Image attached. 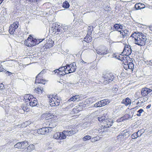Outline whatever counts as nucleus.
<instances>
[{"instance_id":"052dcab7","label":"nucleus","mask_w":152,"mask_h":152,"mask_svg":"<svg viewBox=\"0 0 152 152\" xmlns=\"http://www.w3.org/2000/svg\"><path fill=\"white\" fill-rule=\"evenodd\" d=\"M123 26L119 24V29H122L123 28Z\"/></svg>"},{"instance_id":"c756f323","label":"nucleus","mask_w":152,"mask_h":152,"mask_svg":"<svg viewBox=\"0 0 152 152\" xmlns=\"http://www.w3.org/2000/svg\"><path fill=\"white\" fill-rule=\"evenodd\" d=\"M69 2L66 1L64 2L62 4V7L65 8H68L69 7Z\"/></svg>"},{"instance_id":"bb28decb","label":"nucleus","mask_w":152,"mask_h":152,"mask_svg":"<svg viewBox=\"0 0 152 152\" xmlns=\"http://www.w3.org/2000/svg\"><path fill=\"white\" fill-rule=\"evenodd\" d=\"M34 148V146L33 145H30L27 147V152H30Z\"/></svg>"},{"instance_id":"473e14b6","label":"nucleus","mask_w":152,"mask_h":152,"mask_svg":"<svg viewBox=\"0 0 152 152\" xmlns=\"http://www.w3.org/2000/svg\"><path fill=\"white\" fill-rule=\"evenodd\" d=\"M139 132H137L134 133L131 136V138L133 139H135L137 138L138 137V133Z\"/></svg>"},{"instance_id":"603ef678","label":"nucleus","mask_w":152,"mask_h":152,"mask_svg":"<svg viewBox=\"0 0 152 152\" xmlns=\"http://www.w3.org/2000/svg\"><path fill=\"white\" fill-rule=\"evenodd\" d=\"M54 25H53V26H54ZM60 26V25H55V26H54V27H53V26L52 27V28L51 29H52V28H54V29H56V28H58V27H59V26Z\"/></svg>"},{"instance_id":"c03bdc74","label":"nucleus","mask_w":152,"mask_h":152,"mask_svg":"<svg viewBox=\"0 0 152 152\" xmlns=\"http://www.w3.org/2000/svg\"><path fill=\"white\" fill-rule=\"evenodd\" d=\"M27 104H23L22 106V109L24 111H26L28 109V108L26 106Z\"/></svg>"},{"instance_id":"f8f14e48","label":"nucleus","mask_w":152,"mask_h":152,"mask_svg":"<svg viewBox=\"0 0 152 152\" xmlns=\"http://www.w3.org/2000/svg\"><path fill=\"white\" fill-rule=\"evenodd\" d=\"M120 32V37L121 38L123 39H126L129 37V32L127 30H124L121 31H119Z\"/></svg>"},{"instance_id":"393cba45","label":"nucleus","mask_w":152,"mask_h":152,"mask_svg":"<svg viewBox=\"0 0 152 152\" xmlns=\"http://www.w3.org/2000/svg\"><path fill=\"white\" fill-rule=\"evenodd\" d=\"M43 89L42 87H39L36 88H35L34 91H35L38 94L42 93L43 92Z\"/></svg>"},{"instance_id":"7c9ffc66","label":"nucleus","mask_w":152,"mask_h":152,"mask_svg":"<svg viewBox=\"0 0 152 152\" xmlns=\"http://www.w3.org/2000/svg\"><path fill=\"white\" fill-rule=\"evenodd\" d=\"M37 103V99L36 98H34V100H33V102H31L30 103V105L32 107H34L36 105Z\"/></svg>"},{"instance_id":"e433bc0d","label":"nucleus","mask_w":152,"mask_h":152,"mask_svg":"<svg viewBox=\"0 0 152 152\" xmlns=\"http://www.w3.org/2000/svg\"><path fill=\"white\" fill-rule=\"evenodd\" d=\"M76 66H75L74 67L73 66L72 67H69V69H68V71H69V72L70 71L71 72H70V73L71 72H75L76 70Z\"/></svg>"},{"instance_id":"de8ad7c7","label":"nucleus","mask_w":152,"mask_h":152,"mask_svg":"<svg viewBox=\"0 0 152 152\" xmlns=\"http://www.w3.org/2000/svg\"><path fill=\"white\" fill-rule=\"evenodd\" d=\"M69 27V26H65L63 27V32L67 31L68 30V29Z\"/></svg>"},{"instance_id":"680f3d73","label":"nucleus","mask_w":152,"mask_h":152,"mask_svg":"<svg viewBox=\"0 0 152 152\" xmlns=\"http://www.w3.org/2000/svg\"><path fill=\"white\" fill-rule=\"evenodd\" d=\"M151 107V105L149 104L146 107V108L147 109H148L149 108Z\"/></svg>"},{"instance_id":"7ed1b4c3","label":"nucleus","mask_w":152,"mask_h":152,"mask_svg":"<svg viewBox=\"0 0 152 152\" xmlns=\"http://www.w3.org/2000/svg\"><path fill=\"white\" fill-rule=\"evenodd\" d=\"M76 128H72L70 130H64L63 131L64 136L62 138H66V135L68 136H70L73 134H74L78 132Z\"/></svg>"},{"instance_id":"5701e85b","label":"nucleus","mask_w":152,"mask_h":152,"mask_svg":"<svg viewBox=\"0 0 152 152\" xmlns=\"http://www.w3.org/2000/svg\"><path fill=\"white\" fill-rule=\"evenodd\" d=\"M100 102L102 106H104L109 103V100L108 99H104L100 101Z\"/></svg>"},{"instance_id":"09e8293b","label":"nucleus","mask_w":152,"mask_h":152,"mask_svg":"<svg viewBox=\"0 0 152 152\" xmlns=\"http://www.w3.org/2000/svg\"><path fill=\"white\" fill-rule=\"evenodd\" d=\"M67 65L69 66V67H72L73 66L74 67L75 66H76V64L75 63H73L72 64H71L69 65L67 64Z\"/></svg>"},{"instance_id":"a19ab883","label":"nucleus","mask_w":152,"mask_h":152,"mask_svg":"<svg viewBox=\"0 0 152 152\" xmlns=\"http://www.w3.org/2000/svg\"><path fill=\"white\" fill-rule=\"evenodd\" d=\"M103 127L101 129L100 128L98 130V131L99 133H103L104 132L106 131V130L104 128V126H102Z\"/></svg>"},{"instance_id":"bf43d9fd","label":"nucleus","mask_w":152,"mask_h":152,"mask_svg":"<svg viewBox=\"0 0 152 152\" xmlns=\"http://www.w3.org/2000/svg\"><path fill=\"white\" fill-rule=\"evenodd\" d=\"M32 39H33L31 36L30 35L28 37L27 39H32Z\"/></svg>"},{"instance_id":"ea45409f","label":"nucleus","mask_w":152,"mask_h":152,"mask_svg":"<svg viewBox=\"0 0 152 152\" xmlns=\"http://www.w3.org/2000/svg\"><path fill=\"white\" fill-rule=\"evenodd\" d=\"M101 103L100 102V101L94 104V107H102L101 105Z\"/></svg>"},{"instance_id":"4be33fe9","label":"nucleus","mask_w":152,"mask_h":152,"mask_svg":"<svg viewBox=\"0 0 152 152\" xmlns=\"http://www.w3.org/2000/svg\"><path fill=\"white\" fill-rule=\"evenodd\" d=\"M33 97V96L32 95L28 94H26L24 96V100L25 99L26 102H28L30 100V99H31V98Z\"/></svg>"},{"instance_id":"9b49d317","label":"nucleus","mask_w":152,"mask_h":152,"mask_svg":"<svg viewBox=\"0 0 152 152\" xmlns=\"http://www.w3.org/2000/svg\"><path fill=\"white\" fill-rule=\"evenodd\" d=\"M125 58L127 60L128 59H130L129 61H127V64L129 67V69L131 71H132L134 67L133 61L132 60V59L130 58L129 56H126L125 57Z\"/></svg>"},{"instance_id":"37998d69","label":"nucleus","mask_w":152,"mask_h":152,"mask_svg":"<svg viewBox=\"0 0 152 152\" xmlns=\"http://www.w3.org/2000/svg\"><path fill=\"white\" fill-rule=\"evenodd\" d=\"M59 73H61V72L66 70V68L65 66L61 67L58 69Z\"/></svg>"},{"instance_id":"5fc2aeb1","label":"nucleus","mask_w":152,"mask_h":152,"mask_svg":"<svg viewBox=\"0 0 152 152\" xmlns=\"http://www.w3.org/2000/svg\"><path fill=\"white\" fill-rule=\"evenodd\" d=\"M31 98L30 99V100H29V102H29V104L30 105V102H33V100H34V97H33V98Z\"/></svg>"},{"instance_id":"774afa93","label":"nucleus","mask_w":152,"mask_h":152,"mask_svg":"<svg viewBox=\"0 0 152 152\" xmlns=\"http://www.w3.org/2000/svg\"><path fill=\"white\" fill-rule=\"evenodd\" d=\"M97 139H95H95H94V141H97Z\"/></svg>"},{"instance_id":"ddd939ff","label":"nucleus","mask_w":152,"mask_h":152,"mask_svg":"<svg viewBox=\"0 0 152 152\" xmlns=\"http://www.w3.org/2000/svg\"><path fill=\"white\" fill-rule=\"evenodd\" d=\"M64 134L63 133V131L62 132H56L54 135L53 136V137L54 138L56 139H64L65 138H62L64 136Z\"/></svg>"},{"instance_id":"dca6fc26","label":"nucleus","mask_w":152,"mask_h":152,"mask_svg":"<svg viewBox=\"0 0 152 152\" xmlns=\"http://www.w3.org/2000/svg\"><path fill=\"white\" fill-rule=\"evenodd\" d=\"M34 41L33 39H27L25 40L24 42L25 44L27 46L29 47H31L34 46Z\"/></svg>"},{"instance_id":"f704fd0d","label":"nucleus","mask_w":152,"mask_h":152,"mask_svg":"<svg viewBox=\"0 0 152 152\" xmlns=\"http://www.w3.org/2000/svg\"><path fill=\"white\" fill-rule=\"evenodd\" d=\"M81 107L80 106H76V107L74 108L73 110V112H75V113H77L78 111H80L81 110Z\"/></svg>"},{"instance_id":"4d7b16f0","label":"nucleus","mask_w":152,"mask_h":152,"mask_svg":"<svg viewBox=\"0 0 152 152\" xmlns=\"http://www.w3.org/2000/svg\"><path fill=\"white\" fill-rule=\"evenodd\" d=\"M138 132H139V133H138V137L141 136L142 134V133H141V131L139 130Z\"/></svg>"},{"instance_id":"6e6d98bb","label":"nucleus","mask_w":152,"mask_h":152,"mask_svg":"<svg viewBox=\"0 0 152 152\" xmlns=\"http://www.w3.org/2000/svg\"><path fill=\"white\" fill-rule=\"evenodd\" d=\"M55 73H57V74L58 75V73H59V69H56L54 71Z\"/></svg>"},{"instance_id":"79ce46f5","label":"nucleus","mask_w":152,"mask_h":152,"mask_svg":"<svg viewBox=\"0 0 152 152\" xmlns=\"http://www.w3.org/2000/svg\"><path fill=\"white\" fill-rule=\"evenodd\" d=\"M66 70H65L62 72H62V74H61V73H59L58 75H64L65 74L70 73V72L69 71V72H66Z\"/></svg>"},{"instance_id":"a18cd8bd","label":"nucleus","mask_w":152,"mask_h":152,"mask_svg":"<svg viewBox=\"0 0 152 152\" xmlns=\"http://www.w3.org/2000/svg\"><path fill=\"white\" fill-rule=\"evenodd\" d=\"M143 112V110L142 109H141L139 110L138 111H137V112L138 113L137 114V115L138 116H140L141 115V113H142V112Z\"/></svg>"},{"instance_id":"aec40b11","label":"nucleus","mask_w":152,"mask_h":152,"mask_svg":"<svg viewBox=\"0 0 152 152\" xmlns=\"http://www.w3.org/2000/svg\"><path fill=\"white\" fill-rule=\"evenodd\" d=\"M80 98L79 95H75L73 96V97L69 99V101H73L78 102L80 100Z\"/></svg>"},{"instance_id":"58836bf2","label":"nucleus","mask_w":152,"mask_h":152,"mask_svg":"<svg viewBox=\"0 0 152 152\" xmlns=\"http://www.w3.org/2000/svg\"><path fill=\"white\" fill-rule=\"evenodd\" d=\"M91 136L88 135H87L84 136L83 138V140L86 141L87 140H89L91 138Z\"/></svg>"},{"instance_id":"338daca9","label":"nucleus","mask_w":152,"mask_h":152,"mask_svg":"<svg viewBox=\"0 0 152 152\" xmlns=\"http://www.w3.org/2000/svg\"><path fill=\"white\" fill-rule=\"evenodd\" d=\"M139 102H137V103H136V104L137 105L138 104H139Z\"/></svg>"},{"instance_id":"1a4fd4ad","label":"nucleus","mask_w":152,"mask_h":152,"mask_svg":"<svg viewBox=\"0 0 152 152\" xmlns=\"http://www.w3.org/2000/svg\"><path fill=\"white\" fill-rule=\"evenodd\" d=\"M52 130L48 129V127H46L38 129L37 132L39 134H44L46 133L51 132Z\"/></svg>"},{"instance_id":"9d476101","label":"nucleus","mask_w":152,"mask_h":152,"mask_svg":"<svg viewBox=\"0 0 152 152\" xmlns=\"http://www.w3.org/2000/svg\"><path fill=\"white\" fill-rule=\"evenodd\" d=\"M113 123V121L112 120L106 118L104 121V126H104L105 128H108L111 126Z\"/></svg>"},{"instance_id":"13d9d810","label":"nucleus","mask_w":152,"mask_h":152,"mask_svg":"<svg viewBox=\"0 0 152 152\" xmlns=\"http://www.w3.org/2000/svg\"><path fill=\"white\" fill-rule=\"evenodd\" d=\"M65 66V68H66V69H67V72H69V71H68V69H69V66H67V64L66 65V66Z\"/></svg>"},{"instance_id":"4c0bfd02","label":"nucleus","mask_w":152,"mask_h":152,"mask_svg":"<svg viewBox=\"0 0 152 152\" xmlns=\"http://www.w3.org/2000/svg\"><path fill=\"white\" fill-rule=\"evenodd\" d=\"M58 33L57 34H60L63 32V27H61V26H59L58 29Z\"/></svg>"},{"instance_id":"0eeeda50","label":"nucleus","mask_w":152,"mask_h":152,"mask_svg":"<svg viewBox=\"0 0 152 152\" xmlns=\"http://www.w3.org/2000/svg\"><path fill=\"white\" fill-rule=\"evenodd\" d=\"M28 143L26 141L17 143L14 145L15 148L19 149H24L27 146Z\"/></svg>"},{"instance_id":"8fccbe9b","label":"nucleus","mask_w":152,"mask_h":152,"mask_svg":"<svg viewBox=\"0 0 152 152\" xmlns=\"http://www.w3.org/2000/svg\"><path fill=\"white\" fill-rule=\"evenodd\" d=\"M118 90V88L117 86H115L113 88H112V90L114 92H116Z\"/></svg>"},{"instance_id":"a211bd4d","label":"nucleus","mask_w":152,"mask_h":152,"mask_svg":"<svg viewBox=\"0 0 152 152\" xmlns=\"http://www.w3.org/2000/svg\"><path fill=\"white\" fill-rule=\"evenodd\" d=\"M145 7V5L141 3L136 4L135 5V8L137 10L143 9Z\"/></svg>"},{"instance_id":"4468645a","label":"nucleus","mask_w":152,"mask_h":152,"mask_svg":"<svg viewBox=\"0 0 152 152\" xmlns=\"http://www.w3.org/2000/svg\"><path fill=\"white\" fill-rule=\"evenodd\" d=\"M151 91H152V90L147 88H142L141 94L142 96H145L150 93Z\"/></svg>"},{"instance_id":"864d4df0","label":"nucleus","mask_w":152,"mask_h":152,"mask_svg":"<svg viewBox=\"0 0 152 152\" xmlns=\"http://www.w3.org/2000/svg\"><path fill=\"white\" fill-rule=\"evenodd\" d=\"M58 28H52V30H53V32H54V34L56 33L57 32H58Z\"/></svg>"},{"instance_id":"6ab92c4d","label":"nucleus","mask_w":152,"mask_h":152,"mask_svg":"<svg viewBox=\"0 0 152 152\" xmlns=\"http://www.w3.org/2000/svg\"><path fill=\"white\" fill-rule=\"evenodd\" d=\"M122 103L124 104L126 106H128L131 104V100L129 98H126L122 100Z\"/></svg>"},{"instance_id":"f03ea898","label":"nucleus","mask_w":152,"mask_h":152,"mask_svg":"<svg viewBox=\"0 0 152 152\" xmlns=\"http://www.w3.org/2000/svg\"><path fill=\"white\" fill-rule=\"evenodd\" d=\"M110 51L108 48L104 46H101L99 48L96 50V53L100 55H105L109 53Z\"/></svg>"},{"instance_id":"cd10ccee","label":"nucleus","mask_w":152,"mask_h":152,"mask_svg":"<svg viewBox=\"0 0 152 152\" xmlns=\"http://www.w3.org/2000/svg\"><path fill=\"white\" fill-rule=\"evenodd\" d=\"M98 120L100 122H102L103 124L104 121L106 119L105 116L104 115L100 116L99 117H98Z\"/></svg>"},{"instance_id":"f3484780","label":"nucleus","mask_w":152,"mask_h":152,"mask_svg":"<svg viewBox=\"0 0 152 152\" xmlns=\"http://www.w3.org/2000/svg\"><path fill=\"white\" fill-rule=\"evenodd\" d=\"M54 43V42L51 39H49L47 41V42L45 45L46 48H49L53 45Z\"/></svg>"},{"instance_id":"c9c22d12","label":"nucleus","mask_w":152,"mask_h":152,"mask_svg":"<svg viewBox=\"0 0 152 152\" xmlns=\"http://www.w3.org/2000/svg\"><path fill=\"white\" fill-rule=\"evenodd\" d=\"M34 39V46L36 45L37 44H39V43H40V42H42V41H43L44 39H42L41 40V41H39L40 40V39Z\"/></svg>"},{"instance_id":"c85d7f7f","label":"nucleus","mask_w":152,"mask_h":152,"mask_svg":"<svg viewBox=\"0 0 152 152\" xmlns=\"http://www.w3.org/2000/svg\"><path fill=\"white\" fill-rule=\"evenodd\" d=\"M56 125V123L55 122L49 124V126L47 127H48V129H51L55 127Z\"/></svg>"},{"instance_id":"f257e3e1","label":"nucleus","mask_w":152,"mask_h":152,"mask_svg":"<svg viewBox=\"0 0 152 152\" xmlns=\"http://www.w3.org/2000/svg\"><path fill=\"white\" fill-rule=\"evenodd\" d=\"M147 34L141 32H134L130 36L134 38L133 40L135 44L140 46L144 45L147 40Z\"/></svg>"},{"instance_id":"6e6552de","label":"nucleus","mask_w":152,"mask_h":152,"mask_svg":"<svg viewBox=\"0 0 152 152\" xmlns=\"http://www.w3.org/2000/svg\"><path fill=\"white\" fill-rule=\"evenodd\" d=\"M132 53V49L130 46L125 45L122 53L126 56L129 55Z\"/></svg>"},{"instance_id":"0e129e2a","label":"nucleus","mask_w":152,"mask_h":152,"mask_svg":"<svg viewBox=\"0 0 152 152\" xmlns=\"http://www.w3.org/2000/svg\"><path fill=\"white\" fill-rule=\"evenodd\" d=\"M4 0H0V4H1L2 2Z\"/></svg>"},{"instance_id":"b1692460","label":"nucleus","mask_w":152,"mask_h":152,"mask_svg":"<svg viewBox=\"0 0 152 152\" xmlns=\"http://www.w3.org/2000/svg\"><path fill=\"white\" fill-rule=\"evenodd\" d=\"M57 96H54V99L55 100V102L56 103V106H58L59 105V104L60 102V99L59 98H58Z\"/></svg>"},{"instance_id":"72a5a7b5","label":"nucleus","mask_w":152,"mask_h":152,"mask_svg":"<svg viewBox=\"0 0 152 152\" xmlns=\"http://www.w3.org/2000/svg\"><path fill=\"white\" fill-rule=\"evenodd\" d=\"M113 27L114 28L113 29V30L114 31H119V24H115L114 25Z\"/></svg>"},{"instance_id":"39448f33","label":"nucleus","mask_w":152,"mask_h":152,"mask_svg":"<svg viewBox=\"0 0 152 152\" xmlns=\"http://www.w3.org/2000/svg\"><path fill=\"white\" fill-rule=\"evenodd\" d=\"M19 23L18 22H14L9 27V32L10 34H14L16 29L18 27Z\"/></svg>"},{"instance_id":"a878e982","label":"nucleus","mask_w":152,"mask_h":152,"mask_svg":"<svg viewBox=\"0 0 152 152\" xmlns=\"http://www.w3.org/2000/svg\"><path fill=\"white\" fill-rule=\"evenodd\" d=\"M92 40V37L89 35H87L84 38V41H85L87 43H88L91 42Z\"/></svg>"},{"instance_id":"2eb2a0df","label":"nucleus","mask_w":152,"mask_h":152,"mask_svg":"<svg viewBox=\"0 0 152 152\" xmlns=\"http://www.w3.org/2000/svg\"><path fill=\"white\" fill-rule=\"evenodd\" d=\"M133 116L132 114L131 115L129 113L125 115L123 117L121 118L120 119L118 120L119 121H123L124 120H127L128 119L131 118Z\"/></svg>"},{"instance_id":"49530a36","label":"nucleus","mask_w":152,"mask_h":152,"mask_svg":"<svg viewBox=\"0 0 152 152\" xmlns=\"http://www.w3.org/2000/svg\"><path fill=\"white\" fill-rule=\"evenodd\" d=\"M44 115L47 118H51L52 117L51 115L49 113H46L44 114Z\"/></svg>"},{"instance_id":"412c9836","label":"nucleus","mask_w":152,"mask_h":152,"mask_svg":"<svg viewBox=\"0 0 152 152\" xmlns=\"http://www.w3.org/2000/svg\"><path fill=\"white\" fill-rule=\"evenodd\" d=\"M54 97H53L51 98H49V102L50 103V105L51 106H56V103L55 100L54 99Z\"/></svg>"},{"instance_id":"2f4dec72","label":"nucleus","mask_w":152,"mask_h":152,"mask_svg":"<svg viewBox=\"0 0 152 152\" xmlns=\"http://www.w3.org/2000/svg\"><path fill=\"white\" fill-rule=\"evenodd\" d=\"M127 133V131L124 130V131L123 132L121 133V135H119L118 136V138L119 139V138H124V135L126 136V134Z\"/></svg>"},{"instance_id":"423d86ee","label":"nucleus","mask_w":152,"mask_h":152,"mask_svg":"<svg viewBox=\"0 0 152 152\" xmlns=\"http://www.w3.org/2000/svg\"><path fill=\"white\" fill-rule=\"evenodd\" d=\"M102 77L105 81H107L106 83H109L113 80L114 77L112 73H110L106 74Z\"/></svg>"},{"instance_id":"69168bd1","label":"nucleus","mask_w":152,"mask_h":152,"mask_svg":"<svg viewBox=\"0 0 152 152\" xmlns=\"http://www.w3.org/2000/svg\"><path fill=\"white\" fill-rule=\"evenodd\" d=\"M150 30L152 31V26L150 27Z\"/></svg>"},{"instance_id":"20e7f679","label":"nucleus","mask_w":152,"mask_h":152,"mask_svg":"<svg viewBox=\"0 0 152 152\" xmlns=\"http://www.w3.org/2000/svg\"><path fill=\"white\" fill-rule=\"evenodd\" d=\"M46 72L45 69H43L39 73L36 77L35 80V83H37L44 84L45 83V80L41 79V75Z\"/></svg>"},{"instance_id":"e2e57ef3","label":"nucleus","mask_w":152,"mask_h":152,"mask_svg":"<svg viewBox=\"0 0 152 152\" xmlns=\"http://www.w3.org/2000/svg\"><path fill=\"white\" fill-rule=\"evenodd\" d=\"M7 72H8L9 73L8 75L10 76L11 75V72H9L7 71Z\"/></svg>"},{"instance_id":"3c124183","label":"nucleus","mask_w":152,"mask_h":152,"mask_svg":"<svg viewBox=\"0 0 152 152\" xmlns=\"http://www.w3.org/2000/svg\"><path fill=\"white\" fill-rule=\"evenodd\" d=\"M124 68L126 70H128L129 69V68L128 64H124Z\"/></svg>"}]
</instances>
